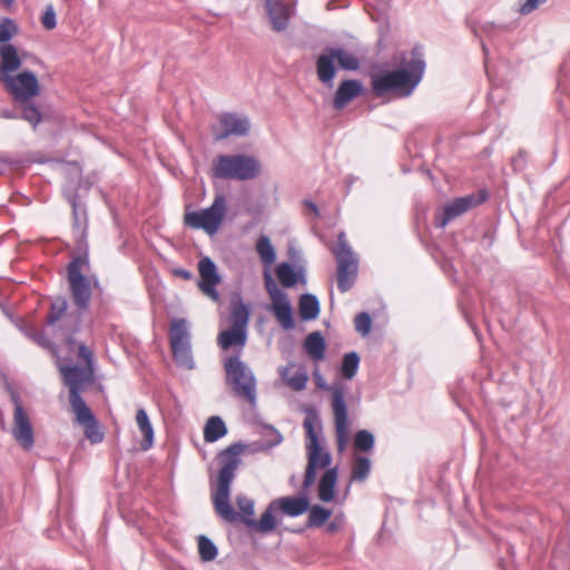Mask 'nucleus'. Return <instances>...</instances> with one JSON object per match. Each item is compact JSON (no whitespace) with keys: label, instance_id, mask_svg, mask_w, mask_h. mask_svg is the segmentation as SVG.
<instances>
[{"label":"nucleus","instance_id":"51","mask_svg":"<svg viewBox=\"0 0 570 570\" xmlns=\"http://www.w3.org/2000/svg\"><path fill=\"white\" fill-rule=\"evenodd\" d=\"M175 275H177V276H179V277H181L183 279H186V281H189L193 277L191 272H189L187 269H183V268L176 269L175 271Z\"/></svg>","mask_w":570,"mask_h":570},{"label":"nucleus","instance_id":"14","mask_svg":"<svg viewBox=\"0 0 570 570\" xmlns=\"http://www.w3.org/2000/svg\"><path fill=\"white\" fill-rule=\"evenodd\" d=\"M2 81L13 99L18 102H27L40 92V86L32 71H21L16 76H4Z\"/></svg>","mask_w":570,"mask_h":570},{"label":"nucleus","instance_id":"50","mask_svg":"<svg viewBox=\"0 0 570 570\" xmlns=\"http://www.w3.org/2000/svg\"><path fill=\"white\" fill-rule=\"evenodd\" d=\"M78 356L86 362V366H92V353L82 343L78 346Z\"/></svg>","mask_w":570,"mask_h":570},{"label":"nucleus","instance_id":"10","mask_svg":"<svg viewBox=\"0 0 570 570\" xmlns=\"http://www.w3.org/2000/svg\"><path fill=\"white\" fill-rule=\"evenodd\" d=\"M337 60L341 68L355 71L360 68V60L353 53L340 47H327L320 55L316 62V71L320 81L333 87V80L336 73L334 61Z\"/></svg>","mask_w":570,"mask_h":570},{"label":"nucleus","instance_id":"26","mask_svg":"<svg viewBox=\"0 0 570 570\" xmlns=\"http://www.w3.org/2000/svg\"><path fill=\"white\" fill-rule=\"evenodd\" d=\"M304 350L314 361H322L325 357L326 343L321 332H312L304 340Z\"/></svg>","mask_w":570,"mask_h":570},{"label":"nucleus","instance_id":"17","mask_svg":"<svg viewBox=\"0 0 570 570\" xmlns=\"http://www.w3.org/2000/svg\"><path fill=\"white\" fill-rule=\"evenodd\" d=\"M198 271L200 276L198 282L199 288L213 301H218L219 294L216 286L220 282V276L217 273L215 263L209 257H203L198 262Z\"/></svg>","mask_w":570,"mask_h":570},{"label":"nucleus","instance_id":"47","mask_svg":"<svg viewBox=\"0 0 570 570\" xmlns=\"http://www.w3.org/2000/svg\"><path fill=\"white\" fill-rule=\"evenodd\" d=\"M41 23L45 29L52 30L57 26L56 12L52 6H48L41 16Z\"/></svg>","mask_w":570,"mask_h":570},{"label":"nucleus","instance_id":"21","mask_svg":"<svg viewBox=\"0 0 570 570\" xmlns=\"http://www.w3.org/2000/svg\"><path fill=\"white\" fill-rule=\"evenodd\" d=\"M307 491L303 489L301 497H281L274 500L278 511L285 515L295 518L304 514L309 509Z\"/></svg>","mask_w":570,"mask_h":570},{"label":"nucleus","instance_id":"16","mask_svg":"<svg viewBox=\"0 0 570 570\" xmlns=\"http://www.w3.org/2000/svg\"><path fill=\"white\" fill-rule=\"evenodd\" d=\"M484 198V196L478 197L472 194L453 199L451 203L446 204L442 210L435 213L434 225L443 229L450 222L482 203Z\"/></svg>","mask_w":570,"mask_h":570},{"label":"nucleus","instance_id":"27","mask_svg":"<svg viewBox=\"0 0 570 570\" xmlns=\"http://www.w3.org/2000/svg\"><path fill=\"white\" fill-rule=\"evenodd\" d=\"M247 341V331L230 326L229 328L220 332L218 336V345L223 350H228L232 346H239L243 348Z\"/></svg>","mask_w":570,"mask_h":570},{"label":"nucleus","instance_id":"41","mask_svg":"<svg viewBox=\"0 0 570 570\" xmlns=\"http://www.w3.org/2000/svg\"><path fill=\"white\" fill-rule=\"evenodd\" d=\"M354 446L362 452H368L374 446V435L367 430H360L354 435Z\"/></svg>","mask_w":570,"mask_h":570},{"label":"nucleus","instance_id":"55","mask_svg":"<svg viewBox=\"0 0 570 570\" xmlns=\"http://www.w3.org/2000/svg\"><path fill=\"white\" fill-rule=\"evenodd\" d=\"M336 530H337V525H336L334 522H332V523H330V524L327 525V531H328V532H334V531H336Z\"/></svg>","mask_w":570,"mask_h":570},{"label":"nucleus","instance_id":"57","mask_svg":"<svg viewBox=\"0 0 570 570\" xmlns=\"http://www.w3.org/2000/svg\"><path fill=\"white\" fill-rule=\"evenodd\" d=\"M295 482H296V476H295V475H292V476H291V479H289V483H291L292 485H294V484H295Z\"/></svg>","mask_w":570,"mask_h":570},{"label":"nucleus","instance_id":"22","mask_svg":"<svg viewBox=\"0 0 570 570\" xmlns=\"http://www.w3.org/2000/svg\"><path fill=\"white\" fill-rule=\"evenodd\" d=\"M363 91V85L361 81L356 79H347L340 83L334 99L333 107L336 110L343 109L346 105H348L353 99L361 96Z\"/></svg>","mask_w":570,"mask_h":570},{"label":"nucleus","instance_id":"25","mask_svg":"<svg viewBox=\"0 0 570 570\" xmlns=\"http://www.w3.org/2000/svg\"><path fill=\"white\" fill-rule=\"evenodd\" d=\"M294 364L283 366L279 368V375L282 380L296 392L303 391L308 382V374L304 367H299L293 375H291V368Z\"/></svg>","mask_w":570,"mask_h":570},{"label":"nucleus","instance_id":"8","mask_svg":"<svg viewBox=\"0 0 570 570\" xmlns=\"http://www.w3.org/2000/svg\"><path fill=\"white\" fill-rule=\"evenodd\" d=\"M337 263V288L342 293L350 291L357 277L358 258L347 243L346 235L341 232L337 235L336 245L332 248Z\"/></svg>","mask_w":570,"mask_h":570},{"label":"nucleus","instance_id":"23","mask_svg":"<svg viewBox=\"0 0 570 570\" xmlns=\"http://www.w3.org/2000/svg\"><path fill=\"white\" fill-rule=\"evenodd\" d=\"M278 512L274 500L267 505L266 510L261 515L259 520L246 518L244 524L252 530L259 533H271L277 528V520L275 513Z\"/></svg>","mask_w":570,"mask_h":570},{"label":"nucleus","instance_id":"18","mask_svg":"<svg viewBox=\"0 0 570 570\" xmlns=\"http://www.w3.org/2000/svg\"><path fill=\"white\" fill-rule=\"evenodd\" d=\"M222 130L215 135L216 140H224L229 136H246L250 128L249 119L246 116L225 112L219 116Z\"/></svg>","mask_w":570,"mask_h":570},{"label":"nucleus","instance_id":"15","mask_svg":"<svg viewBox=\"0 0 570 570\" xmlns=\"http://www.w3.org/2000/svg\"><path fill=\"white\" fill-rule=\"evenodd\" d=\"M14 404L12 435L24 450H30L35 444V435L31 421L24 411L19 397L12 395Z\"/></svg>","mask_w":570,"mask_h":570},{"label":"nucleus","instance_id":"12","mask_svg":"<svg viewBox=\"0 0 570 570\" xmlns=\"http://www.w3.org/2000/svg\"><path fill=\"white\" fill-rule=\"evenodd\" d=\"M169 341L176 364L185 370H194L196 364L191 352L189 324L185 318L173 320Z\"/></svg>","mask_w":570,"mask_h":570},{"label":"nucleus","instance_id":"37","mask_svg":"<svg viewBox=\"0 0 570 570\" xmlns=\"http://www.w3.org/2000/svg\"><path fill=\"white\" fill-rule=\"evenodd\" d=\"M276 275L284 287H293L298 281V274L289 263H281L276 268Z\"/></svg>","mask_w":570,"mask_h":570},{"label":"nucleus","instance_id":"1","mask_svg":"<svg viewBox=\"0 0 570 570\" xmlns=\"http://www.w3.org/2000/svg\"><path fill=\"white\" fill-rule=\"evenodd\" d=\"M424 71L423 48L415 46L411 51V60L404 68L380 71L371 76L372 90L376 97H384L389 94L409 97L422 80Z\"/></svg>","mask_w":570,"mask_h":570},{"label":"nucleus","instance_id":"49","mask_svg":"<svg viewBox=\"0 0 570 570\" xmlns=\"http://www.w3.org/2000/svg\"><path fill=\"white\" fill-rule=\"evenodd\" d=\"M547 0H525L520 6V13L521 14H529L532 11H534L537 8H539L540 4L544 3Z\"/></svg>","mask_w":570,"mask_h":570},{"label":"nucleus","instance_id":"33","mask_svg":"<svg viewBox=\"0 0 570 570\" xmlns=\"http://www.w3.org/2000/svg\"><path fill=\"white\" fill-rule=\"evenodd\" d=\"M250 316V309L247 304H245L242 299H238L233 304L232 307V325L233 327L240 328L247 331L248 322Z\"/></svg>","mask_w":570,"mask_h":570},{"label":"nucleus","instance_id":"11","mask_svg":"<svg viewBox=\"0 0 570 570\" xmlns=\"http://www.w3.org/2000/svg\"><path fill=\"white\" fill-rule=\"evenodd\" d=\"M88 265L87 256L79 255L73 257L67 267L70 294L80 314L88 309L91 298L90 281L83 275Z\"/></svg>","mask_w":570,"mask_h":570},{"label":"nucleus","instance_id":"39","mask_svg":"<svg viewBox=\"0 0 570 570\" xmlns=\"http://www.w3.org/2000/svg\"><path fill=\"white\" fill-rule=\"evenodd\" d=\"M371 472V461L365 456H356L353 469L352 480L353 481H365Z\"/></svg>","mask_w":570,"mask_h":570},{"label":"nucleus","instance_id":"53","mask_svg":"<svg viewBox=\"0 0 570 570\" xmlns=\"http://www.w3.org/2000/svg\"><path fill=\"white\" fill-rule=\"evenodd\" d=\"M305 205L315 214L317 215L318 214V208L316 206L315 203L313 202H309V200H305Z\"/></svg>","mask_w":570,"mask_h":570},{"label":"nucleus","instance_id":"32","mask_svg":"<svg viewBox=\"0 0 570 570\" xmlns=\"http://www.w3.org/2000/svg\"><path fill=\"white\" fill-rule=\"evenodd\" d=\"M0 58L2 71L6 73L13 72L21 66L17 49L12 45H2L0 47Z\"/></svg>","mask_w":570,"mask_h":570},{"label":"nucleus","instance_id":"13","mask_svg":"<svg viewBox=\"0 0 570 570\" xmlns=\"http://www.w3.org/2000/svg\"><path fill=\"white\" fill-rule=\"evenodd\" d=\"M65 384L69 387V402L71 407L85 404L81 391L94 380V366L58 364Z\"/></svg>","mask_w":570,"mask_h":570},{"label":"nucleus","instance_id":"20","mask_svg":"<svg viewBox=\"0 0 570 570\" xmlns=\"http://www.w3.org/2000/svg\"><path fill=\"white\" fill-rule=\"evenodd\" d=\"M295 2H285L283 0L265 6L272 28L275 31L281 32L287 29L289 19L295 13Z\"/></svg>","mask_w":570,"mask_h":570},{"label":"nucleus","instance_id":"45","mask_svg":"<svg viewBox=\"0 0 570 570\" xmlns=\"http://www.w3.org/2000/svg\"><path fill=\"white\" fill-rule=\"evenodd\" d=\"M21 117L22 119L28 121L33 128H36L42 119L40 110L35 105L24 106L22 108Z\"/></svg>","mask_w":570,"mask_h":570},{"label":"nucleus","instance_id":"54","mask_svg":"<svg viewBox=\"0 0 570 570\" xmlns=\"http://www.w3.org/2000/svg\"><path fill=\"white\" fill-rule=\"evenodd\" d=\"M524 157H525V153L520 151V153H519V155H518V158H515V159L513 160L514 166H518V164H519L521 160H524Z\"/></svg>","mask_w":570,"mask_h":570},{"label":"nucleus","instance_id":"42","mask_svg":"<svg viewBox=\"0 0 570 570\" xmlns=\"http://www.w3.org/2000/svg\"><path fill=\"white\" fill-rule=\"evenodd\" d=\"M18 32V27L13 20L6 18L0 22V43L7 42Z\"/></svg>","mask_w":570,"mask_h":570},{"label":"nucleus","instance_id":"46","mask_svg":"<svg viewBox=\"0 0 570 570\" xmlns=\"http://www.w3.org/2000/svg\"><path fill=\"white\" fill-rule=\"evenodd\" d=\"M264 282L265 288L271 297V301H274L278 297L286 295L285 292L277 287L275 281L273 279L272 275L268 272H265L264 274Z\"/></svg>","mask_w":570,"mask_h":570},{"label":"nucleus","instance_id":"28","mask_svg":"<svg viewBox=\"0 0 570 570\" xmlns=\"http://www.w3.org/2000/svg\"><path fill=\"white\" fill-rule=\"evenodd\" d=\"M337 482V470L327 469L322 475L318 484V498L323 502H331L335 497V485Z\"/></svg>","mask_w":570,"mask_h":570},{"label":"nucleus","instance_id":"43","mask_svg":"<svg viewBox=\"0 0 570 570\" xmlns=\"http://www.w3.org/2000/svg\"><path fill=\"white\" fill-rule=\"evenodd\" d=\"M236 503L238 509L242 511L243 515L240 517L242 522L244 523V520L246 518H253L254 515V501L246 497L245 494H238L236 498Z\"/></svg>","mask_w":570,"mask_h":570},{"label":"nucleus","instance_id":"9","mask_svg":"<svg viewBox=\"0 0 570 570\" xmlns=\"http://www.w3.org/2000/svg\"><path fill=\"white\" fill-rule=\"evenodd\" d=\"M227 212V199L224 194H217L212 205L202 210L187 212L185 224L194 229H203L208 235H215Z\"/></svg>","mask_w":570,"mask_h":570},{"label":"nucleus","instance_id":"52","mask_svg":"<svg viewBox=\"0 0 570 570\" xmlns=\"http://www.w3.org/2000/svg\"><path fill=\"white\" fill-rule=\"evenodd\" d=\"M9 168V163L0 157V174H3Z\"/></svg>","mask_w":570,"mask_h":570},{"label":"nucleus","instance_id":"48","mask_svg":"<svg viewBox=\"0 0 570 570\" xmlns=\"http://www.w3.org/2000/svg\"><path fill=\"white\" fill-rule=\"evenodd\" d=\"M265 431H266L265 436L267 438V440H266L267 446L273 448L283 442L282 434L279 433L278 430H276L272 425L266 426Z\"/></svg>","mask_w":570,"mask_h":570},{"label":"nucleus","instance_id":"7","mask_svg":"<svg viewBox=\"0 0 570 570\" xmlns=\"http://www.w3.org/2000/svg\"><path fill=\"white\" fill-rule=\"evenodd\" d=\"M82 314L77 316L68 313V302L65 297H56L47 315L46 327L53 336L66 343H71V336L78 331Z\"/></svg>","mask_w":570,"mask_h":570},{"label":"nucleus","instance_id":"31","mask_svg":"<svg viewBox=\"0 0 570 570\" xmlns=\"http://www.w3.org/2000/svg\"><path fill=\"white\" fill-rule=\"evenodd\" d=\"M136 423L144 435L142 450H149L154 443V429L145 409H139L136 414Z\"/></svg>","mask_w":570,"mask_h":570},{"label":"nucleus","instance_id":"24","mask_svg":"<svg viewBox=\"0 0 570 570\" xmlns=\"http://www.w3.org/2000/svg\"><path fill=\"white\" fill-rule=\"evenodd\" d=\"M271 309L284 330H292L295 326L293 308L287 294L272 301Z\"/></svg>","mask_w":570,"mask_h":570},{"label":"nucleus","instance_id":"36","mask_svg":"<svg viewBox=\"0 0 570 570\" xmlns=\"http://www.w3.org/2000/svg\"><path fill=\"white\" fill-rule=\"evenodd\" d=\"M198 552L202 561L210 562L216 559L218 554L217 547L206 535H199L197 539Z\"/></svg>","mask_w":570,"mask_h":570},{"label":"nucleus","instance_id":"30","mask_svg":"<svg viewBox=\"0 0 570 570\" xmlns=\"http://www.w3.org/2000/svg\"><path fill=\"white\" fill-rule=\"evenodd\" d=\"M299 316L303 321L317 318L320 314V302L313 294H303L298 302Z\"/></svg>","mask_w":570,"mask_h":570},{"label":"nucleus","instance_id":"38","mask_svg":"<svg viewBox=\"0 0 570 570\" xmlns=\"http://www.w3.org/2000/svg\"><path fill=\"white\" fill-rule=\"evenodd\" d=\"M360 356L356 352L346 353L343 356L341 373L346 380H352L358 370Z\"/></svg>","mask_w":570,"mask_h":570},{"label":"nucleus","instance_id":"29","mask_svg":"<svg viewBox=\"0 0 570 570\" xmlns=\"http://www.w3.org/2000/svg\"><path fill=\"white\" fill-rule=\"evenodd\" d=\"M227 434V428L220 416H210L204 426V440L214 443Z\"/></svg>","mask_w":570,"mask_h":570},{"label":"nucleus","instance_id":"40","mask_svg":"<svg viewBox=\"0 0 570 570\" xmlns=\"http://www.w3.org/2000/svg\"><path fill=\"white\" fill-rule=\"evenodd\" d=\"M26 335L37 343L39 346L48 348L52 354H56V347L52 344L51 340L46 334L45 330H37L35 327H29L26 330Z\"/></svg>","mask_w":570,"mask_h":570},{"label":"nucleus","instance_id":"35","mask_svg":"<svg viewBox=\"0 0 570 570\" xmlns=\"http://www.w3.org/2000/svg\"><path fill=\"white\" fill-rule=\"evenodd\" d=\"M308 519L306 522L307 528H320L330 519L332 511L320 504L309 507Z\"/></svg>","mask_w":570,"mask_h":570},{"label":"nucleus","instance_id":"19","mask_svg":"<svg viewBox=\"0 0 570 570\" xmlns=\"http://www.w3.org/2000/svg\"><path fill=\"white\" fill-rule=\"evenodd\" d=\"M78 424L85 428L86 438L97 444L104 440V432L100 430L99 422L87 403L71 407Z\"/></svg>","mask_w":570,"mask_h":570},{"label":"nucleus","instance_id":"2","mask_svg":"<svg viewBox=\"0 0 570 570\" xmlns=\"http://www.w3.org/2000/svg\"><path fill=\"white\" fill-rule=\"evenodd\" d=\"M244 446L234 443L219 452L222 466L216 482L210 488V499L216 513L226 522L233 523L239 519L238 512L230 504V488L236 478V471L242 463L240 453Z\"/></svg>","mask_w":570,"mask_h":570},{"label":"nucleus","instance_id":"44","mask_svg":"<svg viewBox=\"0 0 570 570\" xmlns=\"http://www.w3.org/2000/svg\"><path fill=\"white\" fill-rule=\"evenodd\" d=\"M355 331L362 336H366L372 327V318L367 312L357 314L354 318Z\"/></svg>","mask_w":570,"mask_h":570},{"label":"nucleus","instance_id":"5","mask_svg":"<svg viewBox=\"0 0 570 570\" xmlns=\"http://www.w3.org/2000/svg\"><path fill=\"white\" fill-rule=\"evenodd\" d=\"M315 385L324 391L332 393V410L334 415V425L337 446L343 450L347 443L350 434V420L347 405L345 402L346 386L342 382L328 384L318 368L313 372Z\"/></svg>","mask_w":570,"mask_h":570},{"label":"nucleus","instance_id":"34","mask_svg":"<svg viewBox=\"0 0 570 570\" xmlns=\"http://www.w3.org/2000/svg\"><path fill=\"white\" fill-rule=\"evenodd\" d=\"M256 252L265 266H271L276 259L275 248L266 235H262L257 239Z\"/></svg>","mask_w":570,"mask_h":570},{"label":"nucleus","instance_id":"4","mask_svg":"<svg viewBox=\"0 0 570 570\" xmlns=\"http://www.w3.org/2000/svg\"><path fill=\"white\" fill-rule=\"evenodd\" d=\"M226 383L235 395L246 401L252 407L257 404V382L250 367L240 360V355H230L224 360Z\"/></svg>","mask_w":570,"mask_h":570},{"label":"nucleus","instance_id":"3","mask_svg":"<svg viewBox=\"0 0 570 570\" xmlns=\"http://www.w3.org/2000/svg\"><path fill=\"white\" fill-rule=\"evenodd\" d=\"M316 425L321 426L317 413L314 410L307 411L303 423L308 440L306 444L308 461L303 481L304 490H308L314 484L317 470L326 469L332 461L331 454L323 451L315 431Z\"/></svg>","mask_w":570,"mask_h":570},{"label":"nucleus","instance_id":"6","mask_svg":"<svg viewBox=\"0 0 570 570\" xmlns=\"http://www.w3.org/2000/svg\"><path fill=\"white\" fill-rule=\"evenodd\" d=\"M259 173L258 159L245 154L220 155L213 163V174L220 179L249 180Z\"/></svg>","mask_w":570,"mask_h":570},{"label":"nucleus","instance_id":"56","mask_svg":"<svg viewBox=\"0 0 570 570\" xmlns=\"http://www.w3.org/2000/svg\"><path fill=\"white\" fill-rule=\"evenodd\" d=\"M279 2V0H265V6Z\"/></svg>","mask_w":570,"mask_h":570}]
</instances>
